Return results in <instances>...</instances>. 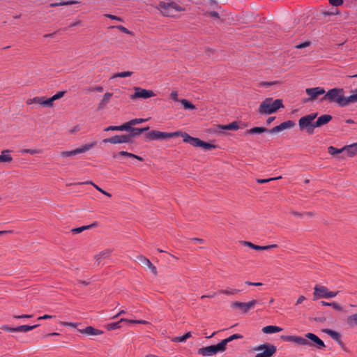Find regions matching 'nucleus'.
I'll return each mask as SVG.
<instances>
[{"label": "nucleus", "mask_w": 357, "mask_h": 357, "mask_svg": "<svg viewBox=\"0 0 357 357\" xmlns=\"http://www.w3.org/2000/svg\"><path fill=\"white\" fill-rule=\"evenodd\" d=\"M171 341L173 342H185V340H184V337L183 335V336L173 337L171 340Z\"/></svg>", "instance_id": "4d7b16f0"}, {"label": "nucleus", "mask_w": 357, "mask_h": 357, "mask_svg": "<svg viewBox=\"0 0 357 357\" xmlns=\"http://www.w3.org/2000/svg\"><path fill=\"white\" fill-rule=\"evenodd\" d=\"M102 142L105 144L110 143L113 144L122 143H132V139H130L128 135H116L109 138L104 139Z\"/></svg>", "instance_id": "9b49d317"}, {"label": "nucleus", "mask_w": 357, "mask_h": 357, "mask_svg": "<svg viewBox=\"0 0 357 357\" xmlns=\"http://www.w3.org/2000/svg\"><path fill=\"white\" fill-rule=\"evenodd\" d=\"M170 97L174 101L179 102V100H181V99H178V98L177 91H172V93L170 94Z\"/></svg>", "instance_id": "603ef678"}, {"label": "nucleus", "mask_w": 357, "mask_h": 357, "mask_svg": "<svg viewBox=\"0 0 357 357\" xmlns=\"http://www.w3.org/2000/svg\"><path fill=\"white\" fill-rule=\"evenodd\" d=\"M284 107L282 99L273 100L272 98H266L260 104L257 112L261 114H271Z\"/></svg>", "instance_id": "7ed1b4c3"}, {"label": "nucleus", "mask_w": 357, "mask_h": 357, "mask_svg": "<svg viewBox=\"0 0 357 357\" xmlns=\"http://www.w3.org/2000/svg\"><path fill=\"white\" fill-rule=\"evenodd\" d=\"M81 333L85 334L87 335H99L103 333V331L99 329H96L93 326H87L84 329L78 330Z\"/></svg>", "instance_id": "a211bd4d"}, {"label": "nucleus", "mask_w": 357, "mask_h": 357, "mask_svg": "<svg viewBox=\"0 0 357 357\" xmlns=\"http://www.w3.org/2000/svg\"><path fill=\"white\" fill-rule=\"evenodd\" d=\"M142 133V130H141L140 128H135L132 127L131 131L128 134L130 139H132L133 137L140 135Z\"/></svg>", "instance_id": "e433bc0d"}, {"label": "nucleus", "mask_w": 357, "mask_h": 357, "mask_svg": "<svg viewBox=\"0 0 357 357\" xmlns=\"http://www.w3.org/2000/svg\"><path fill=\"white\" fill-rule=\"evenodd\" d=\"M53 317H55L54 315H50V314H45L43 316H41V317H39L38 318V320H41V319H52Z\"/></svg>", "instance_id": "69168bd1"}, {"label": "nucleus", "mask_w": 357, "mask_h": 357, "mask_svg": "<svg viewBox=\"0 0 357 357\" xmlns=\"http://www.w3.org/2000/svg\"><path fill=\"white\" fill-rule=\"evenodd\" d=\"M340 347L346 352H349L348 348L345 346V344L342 341V339L339 340L337 342H336Z\"/></svg>", "instance_id": "6e6d98bb"}, {"label": "nucleus", "mask_w": 357, "mask_h": 357, "mask_svg": "<svg viewBox=\"0 0 357 357\" xmlns=\"http://www.w3.org/2000/svg\"><path fill=\"white\" fill-rule=\"evenodd\" d=\"M41 151L40 149H25L22 151L23 153H29L31 155H34L36 153H40Z\"/></svg>", "instance_id": "37998d69"}, {"label": "nucleus", "mask_w": 357, "mask_h": 357, "mask_svg": "<svg viewBox=\"0 0 357 357\" xmlns=\"http://www.w3.org/2000/svg\"><path fill=\"white\" fill-rule=\"evenodd\" d=\"M347 323L351 327L357 326V313L348 316Z\"/></svg>", "instance_id": "2f4dec72"}, {"label": "nucleus", "mask_w": 357, "mask_h": 357, "mask_svg": "<svg viewBox=\"0 0 357 357\" xmlns=\"http://www.w3.org/2000/svg\"><path fill=\"white\" fill-rule=\"evenodd\" d=\"M146 119H133L130 121L131 126L141 123L142 122L146 121Z\"/></svg>", "instance_id": "de8ad7c7"}, {"label": "nucleus", "mask_w": 357, "mask_h": 357, "mask_svg": "<svg viewBox=\"0 0 357 357\" xmlns=\"http://www.w3.org/2000/svg\"><path fill=\"white\" fill-rule=\"evenodd\" d=\"M330 306L332 307L334 310L339 311V312H341L343 310L342 307L339 303H337L336 302H332L331 304L330 305Z\"/></svg>", "instance_id": "49530a36"}, {"label": "nucleus", "mask_w": 357, "mask_h": 357, "mask_svg": "<svg viewBox=\"0 0 357 357\" xmlns=\"http://www.w3.org/2000/svg\"><path fill=\"white\" fill-rule=\"evenodd\" d=\"M305 337L308 340V343L306 345L315 347L317 349H323L326 347L324 341L314 333H307L305 334Z\"/></svg>", "instance_id": "6e6552de"}, {"label": "nucleus", "mask_w": 357, "mask_h": 357, "mask_svg": "<svg viewBox=\"0 0 357 357\" xmlns=\"http://www.w3.org/2000/svg\"><path fill=\"white\" fill-rule=\"evenodd\" d=\"M218 294V292H213V294H208V295H202L201 296V299H204L205 298H214L217 294Z\"/></svg>", "instance_id": "338daca9"}, {"label": "nucleus", "mask_w": 357, "mask_h": 357, "mask_svg": "<svg viewBox=\"0 0 357 357\" xmlns=\"http://www.w3.org/2000/svg\"><path fill=\"white\" fill-rule=\"evenodd\" d=\"M119 156L129 157V158H130V156H132V155H131V153L127 152L126 151H119L117 153L113 154L112 157H113V158H116Z\"/></svg>", "instance_id": "a19ab883"}, {"label": "nucleus", "mask_w": 357, "mask_h": 357, "mask_svg": "<svg viewBox=\"0 0 357 357\" xmlns=\"http://www.w3.org/2000/svg\"><path fill=\"white\" fill-rule=\"evenodd\" d=\"M270 129H268L265 127H253L250 129H248L245 131V135H255V134H261L265 132H268Z\"/></svg>", "instance_id": "4be33fe9"}, {"label": "nucleus", "mask_w": 357, "mask_h": 357, "mask_svg": "<svg viewBox=\"0 0 357 357\" xmlns=\"http://www.w3.org/2000/svg\"><path fill=\"white\" fill-rule=\"evenodd\" d=\"M121 128V131H128L130 132L132 130V126H131L130 121L128 122H126L120 126L119 127Z\"/></svg>", "instance_id": "ea45409f"}, {"label": "nucleus", "mask_w": 357, "mask_h": 357, "mask_svg": "<svg viewBox=\"0 0 357 357\" xmlns=\"http://www.w3.org/2000/svg\"><path fill=\"white\" fill-rule=\"evenodd\" d=\"M245 284L249 286H255V287H259V286L263 285V284L261 282H250V281H246Z\"/></svg>", "instance_id": "680f3d73"}, {"label": "nucleus", "mask_w": 357, "mask_h": 357, "mask_svg": "<svg viewBox=\"0 0 357 357\" xmlns=\"http://www.w3.org/2000/svg\"><path fill=\"white\" fill-rule=\"evenodd\" d=\"M239 291H240L239 289L227 288L226 289H220V290H219L218 291V294H225V295L229 296V295H234V294H237Z\"/></svg>", "instance_id": "473e14b6"}, {"label": "nucleus", "mask_w": 357, "mask_h": 357, "mask_svg": "<svg viewBox=\"0 0 357 357\" xmlns=\"http://www.w3.org/2000/svg\"><path fill=\"white\" fill-rule=\"evenodd\" d=\"M160 12L164 16L176 17L177 13L183 10L184 9L175 2H161L158 8Z\"/></svg>", "instance_id": "39448f33"}, {"label": "nucleus", "mask_w": 357, "mask_h": 357, "mask_svg": "<svg viewBox=\"0 0 357 357\" xmlns=\"http://www.w3.org/2000/svg\"><path fill=\"white\" fill-rule=\"evenodd\" d=\"M328 1L334 6H339L343 3V0H328Z\"/></svg>", "instance_id": "3c124183"}, {"label": "nucleus", "mask_w": 357, "mask_h": 357, "mask_svg": "<svg viewBox=\"0 0 357 357\" xmlns=\"http://www.w3.org/2000/svg\"><path fill=\"white\" fill-rule=\"evenodd\" d=\"M105 16L106 17H108L111 20H117V21H119V22H122V19L119 17H117L116 15H111V14H105Z\"/></svg>", "instance_id": "864d4df0"}, {"label": "nucleus", "mask_w": 357, "mask_h": 357, "mask_svg": "<svg viewBox=\"0 0 357 357\" xmlns=\"http://www.w3.org/2000/svg\"><path fill=\"white\" fill-rule=\"evenodd\" d=\"M137 259L139 261V262L142 265L147 266V267H149L150 266V264H152L148 258H146V257H144L142 255L137 256Z\"/></svg>", "instance_id": "f704fd0d"}, {"label": "nucleus", "mask_w": 357, "mask_h": 357, "mask_svg": "<svg viewBox=\"0 0 357 357\" xmlns=\"http://www.w3.org/2000/svg\"><path fill=\"white\" fill-rule=\"evenodd\" d=\"M337 294V292L329 291L328 289H327L326 298H333V297L336 296Z\"/></svg>", "instance_id": "13d9d810"}, {"label": "nucleus", "mask_w": 357, "mask_h": 357, "mask_svg": "<svg viewBox=\"0 0 357 357\" xmlns=\"http://www.w3.org/2000/svg\"><path fill=\"white\" fill-rule=\"evenodd\" d=\"M123 322L129 323V321L128 319H121L119 321L116 322L109 323L106 325V328L108 331H113L115 329L120 328L121 327V324Z\"/></svg>", "instance_id": "412c9836"}, {"label": "nucleus", "mask_w": 357, "mask_h": 357, "mask_svg": "<svg viewBox=\"0 0 357 357\" xmlns=\"http://www.w3.org/2000/svg\"><path fill=\"white\" fill-rule=\"evenodd\" d=\"M132 73H133L131 71H125V72L117 73L112 75L110 79H115V78H118V77L123 78V77H130L132 75Z\"/></svg>", "instance_id": "72a5a7b5"}, {"label": "nucleus", "mask_w": 357, "mask_h": 357, "mask_svg": "<svg viewBox=\"0 0 357 357\" xmlns=\"http://www.w3.org/2000/svg\"><path fill=\"white\" fill-rule=\"evenodd\" d=\"M241 243L245 246H248L253 250H255L256 245L250 241H242Z\"/></svg>", "instance_id": "8fccbe9b"}, {"label": "nucleus", "mask_w": 357, "mask_h": 357, "mask_svg": "<svg viewBox=\"0 0 357 357\" xmlns=\"http://www.w3.org/2000/svg\"><path fill=\"white\" fill-rule=\"evenodd\" d=\"M225 351V349L223 347V343L220 342L217 344H213L199 348L197 350V354L203 356H211L218 352H223Z\"/></svg>", "instance_id": "0eeeda50"}, {"label": "nucleus", "mask_w": 357, "mask_h": 357, "mask_svg": "<svg viewBox=\"0 0 357 357\" xmlns=\"http://www.w3.org/2000/svg\"><path fill=\"white\" fill-rule=\"evenodd\" d=\"M153 91H135V93L130 95V99L135 100L137 98L146 99L154 96Z\"/></svg>", "instance_id": "dca6fc26"}, {"label": "nucleus", "mask_w": 357, "mask_h": 357, "mask_svg": "<svg viewBox=\"0 0 357 357\" xmlns=\"http://www.w3.org/2000/svg\"><path fill=\"white\" fill-rule=\"evenodd\" d=\"M282 178V176H279L278 177H272V178H257V182L259 184H262V183H268V182H270V181H275V180H279V179H281Z\"/></svg>", "instance_id": "58836bf2"}, {"label": "nucleus", "mask_w": 357, "mask_h": 357, "mask_svg": "<svg viewBox=\"0 0 357 357\" xmlns=\"http://www.w3.org/2000/svg\"><path fill=\"white\" fill-rule=\"evenodd\" d=\"M313 300H317L319 298H326L327 288L324 286L315 285L314 288Z\"/></svg>", "instance_id": "f3484780"}, {"label": "nucleus", "mask_w": 357, "mask_h": 357, "mask_svg": "<svg viewBox=\"0 0 357 357\" xmlns=\"http://www.w3.org/2000/svg\"><path fill=\"white\" fill-rule=\"evenodd\" d=\"M96 225H97V223L94 222V223H92V224H91L89 225L82 226V227H79L73 228V229H71V231H72V233L73 234H79V233L82 232L84 230L91 229V228H92L93 227H96Z\"/></svg>", "instance_id": "c756f323"}, {"label": "nucleus", "mask_w": 357, "mask_h": 357, "mask_svg": "<svg viewBox=\"0 0 357 357\" xmlns=\"http://www.w3.org/2000/svg\"><path fill=\"white\" fill-rule=\"evenodd\" d=\"M181 104L182 105L184 109L186 110H193L195 109V105H193L191 102H190L187 99H181L179 100Z\"/></svg>", "instance_id": "7c9ffc66"}, {"label": "nucleus", "mask_w": 357, "mask_h": 357, "mask_svg": "<svg viewBox=\"0 0 357 357\" xmlns=\"http://www.w3.org/2000/svg\"><path fill=\"white\" fill-rule=\"evenodd\" d=\"M280 338L285 342H292L299 345H305L308 343L306 338L297 335H282Z\"/></svg>", "instance_id": "4468645a"}, {"label": "nucleus", "mask_w": 357, "mask_h": 357, "mask_svg": "<svg viewBox=\"0 0 357 357\" xmlns=\"http://www.w3.org/2000/svg\"><path fill=\"white\" fill-rule=\"evenodd\" d=\"M93 187L98 190L100 192H101L102 194L106 195L107 197H112V195L107 192H106L105 190H104L103 189L100 188L98 185H93Z\"/></svg>", "instance_id": "09e8293b"}, {"label": "nucleus", "mask_w": 357, "mask_h": 357, "mask_svg": "<svg viewBox=\"0 0 357 357\" xmlns=\"http://www.w3.org/2000/svg\"><path fill=\"white\" fill-rule=\"evenodd\" d=\"M112 250L105 249V250L100 252L98 254L94 256V259L96 260L98 264H99L101 259L109 258L110 257V255H112Z\"/></svg>", "instance_id": "aec40b11"}, {"label": "nucleus", "mask_w": 357, "mask_h": 357, "mask_svg": "<svg viewBox=\"0 0 357 357\" xmlns=\"http://www.w3.org/2000/svg\"><path fill=\"white\" fill-rule=\"evenodd\" d=\"M96 142H92L91 144H84L82 147L75 149L72 151H66L61 152L60 155L62 157H70L75 155L77 154L85 153L87 151L90 150L91 148H93L96 145Z\"/></svg>", "instance_id": "1a4fd4ad"}, {"label": "nucleus", "mask_w": 357, "mask_h": 357, "mask_svg": "<svg viewBox=\"0 0 357 357\" xmlns=\"http://www.w3.org/2000/svg\"><path fill=\"white\" fill-rule=\"evenodd\" d=\"M40 324H36L33 326H29V325H22L19 326L17 327H10L7 325H3L0 327V328L3 331H7V332H27L29 331H31L37 327H38Z\"/></svg>", "instance_id": "f8f14e48"}, {"label": "nucleus", "mask_w": 357, "mask_h": 357, "mask_svg": "<svg viewBox=\"0 0 357 357\" xmlns=\"http://www.w3.org/2000/svg\"><path fill=\"white\" fill-rule=\"evenodd\" d=\"M32 315L30 314H22V315H14L13 318L15 319H23V318H31Z\"/></svg>", "instance_id": "e2e57ef3"}, {"label": "nucleus", "mask_w": 357, "mask_h": 357, "mask_svg": "<svg viewBox=\"0 0 357 357\" xmlns=\"http://www.w3.org/2000/svg\"><path fill=\"white\" fill-rule=\"evenodd\" d=\"M313 320L317 321V322L323 323V322H325L326 321V318L325 317H324V316L317 317L313 318Z\"/></svg>", "instance_id": "bf43d9fd"}, {"label": "nucleus", "mask_w": 357, "mask_h": 357, "mask_svg": "<svg viewBox=\"0 0 357 357\" xmlns=\"http://www.w3.org/2000/svg\"><path fill=\"white\" fill-rule=\"evenodd\" d=\"M347 156L354 157L357 154V143H354L350 145H346L343 147Z\"/></svg>", "instance_id": "6ab92c4d"}, {"label": "nucleus", "mask_w": 357, "mask_h": 357, "mask_svg": "<svg viewBox=\"0 0 357 357\" xmlns=\"http://www.w3.org/2000/svg\"><path fill=\"white\" fill-rule=\"evenodd\" d=\"M148 268L154 275H157V268L153 264H150V266Z\"/></svg>", "instance_id": "0e129e2a"}, {"label": "nucleus", "mask_w": 357, "mask_h": 357, "mask_svg": "<svg viewBox=\"0 0 357 357\" xmlns=\"http://www.w3.org/2000/svg\"><path fill=\"white\" fill-rule=\"evenodd\" d=\"M254 350L259 351L255 357H272L276 353L277 348L273 344L264 343L255 347Z\"/></svg>", "instance_id": "423d86ee"}, {"label": "nucleus", "mask_w": 357, "mask_h": 357, "mask_svg": "<svg viewBox=\"0 0 357 357\" xmlns=\"http://www.w3.org/2000/svg\"><path fill=\"white\" fill-rule=\"evenodd\" d=\"M259 87H275V88H280L282 87V84L279 81H273V82H261L259 83Z\"/></svg>", "instance_id": "5701e85b"}, {"label": "nucleus", "mask_w": 357, "mask_h": 357, "mask_svg": "<svg viewBox=\"0 0 357 357\" xmlns=\"http://www.w3.org/2000/svg\"><path fill=\"white\" fill-rule=\"evenodd\" d=\"M322 332L328 334L335 342H337L339 340L341 339L340 334L335 331L329 328H325L322 330Z\"/></svg>", "instance_id": "a878e982"}, {"label": "nucleus", "mask_w": 357, "mask_h": 357, "mask_svg": "<svg viewBox=\"0 0 357 357\" xmlns=\"http://www.w3.org/2000/svg\"><path fill=\"white\" fill-rule=\"evenodd\" d=\"M310 45V42H305V43H301L299 45H297L296 46V47L297 49H302V48H305V47H307Z\"/></svg>", "instance_id": "052dcab7"}, {"label": "nucleus", "mask_w": 357, "mask_h": 357, "mask_svg": "<svg viewBox=\"0 0 357 357\" xmlns=\"http://www.w3.org/2000/svg\"><path fill=\"white\" fill-rule=\"evenodd\" d=\"M120 126H109L104 129V131H121Z\"/></svg>", "instance_id": "a18cd8bd"}, {"label": "nucleus", "mask_w": 357, "mask_h": 357, "mask_svg": "<svg viewBox=\"0 0 357 357\" xmlns=\"http://www.w3.org/2000/svg\"><path fill=\"white\" fill-rule=\"evenodd\" d=\"M218 126L222 130H237L239 128L237 121H233L227 125H218Z\"/></svg>", "instance_id": "cd10ccee"}, {"label": "nucleus", "mask_w": 357, "mask_h": 357, "mask_svg": "<svg viewBox=\"0 0 357 357\" xmlns=\"http://www.w3.org/2000/svg\"><path fill=\"white\" fill-rule=\"evenodd\" d=\"M343 152H344L343 147L342 149H337L333 146H330L328 147V153L332 155H335Z\"/></svg>", "instance_id": "c9c22d12"}, {"label": "nucleus", "mask_w": 357, "mask_h": 357, "mask_svg": "<svg viewBox=\"0 0 357 357\" xmlns=\"http://www.w3.org/2000/svg\"><path fill=\"white\" fill-rule=\"evenodd\" d=\"M80 130V127L79 125L75 126L73 128L70 129V132L73 134Z\"/></svg>", "instance_id": "774afa93"}, {"label": "nucleus", "mask_w": 357, "mask_h": 357, "mask_svg": "<svg viewBox=\"0 0 357 357\" xmlns=\"http://www.w3.org/2000/svg\"><path fill=\"white\" fill-rule=\"evenodd\" d=\"M242 338H243V335H242L238 334V333H235V334L229 336V337L222 340L220 342H221V343H223V347H224L225 349L226 350L227 344L229 342H231V341H233L234 340L242 339Z\"/></svg>", "instance_id": "bb28decb"}, {"label": "nucleus", "mask_w": 357, "mask_h": 357, "mask_svg": "<svg viewBox=\"0 0 357 357\" xmlns=\"http://www.w3.org/2000/svg\"><path fill=\"white\" fill-rule=\"evenodd\" d=\"M282 331V328L277 326H266L262 328V332L266 334L278 333Z\"/></svg>", "instance_id": "b1692460"}, {"label": "nucleus", "mask_w": 357, "mask_h": 357, "mask_svg": "<svg viewBox=\"0 0 357 357\" xmlns=\"http://www.w3.org/2000/svg\"><path fill=\"white\" fill-rule=\"evenodd\" d=\"M76 3H77V1H61V2H59V3H51L50 6L51 7H55V6H66V5H71V4Z\"/></svg>", "instance_id": "79ce46f5"}, {"label": "nucleus", "mask_w": 357, "mask_h": 357, "mask_svg": "<svg viewBox=\"0 0 357 357\" xmlns=\"http://www.w3.org/2000/svg\"><path fill=\"white\" fill-rule=\"evenodd\" d=\"M307 98H303L301 100V103L305 104L308 102L314 101L320 95L324 94L326 91H305Z\"/></svg>", "instance_id": "2eb2a0df"}, {"label": "nucleus", "mask_w": 357, "mask_h": 357, "mask_svg": "<svg viewBox=\"0 0 357 357\" xmlns=\"http://www.w3.org/2000/svg\"><path fill=\"white\" fill-rule=\"evenodd\" d=\"M129 323L141 324H149V322L145 320H131L128 319Z\"/></svg>", "instance_id": "5fc2aeb1"}, {"label": "nucleus", "mask_w": 357, "mask_h": 357, "mask_svg": "<svg viewBox=\"0 0 357 357\" xmlns=\"http://www.w3.org/2000/svg\"><path fill=\"white\" fill-rule=\"evenodd\" d=\"M112 96H113L112 93H109V92L106 93L104 95L103 98L101 100V101L98 104V106L97 107V110H100V109H103L104 107L105 106V105L107 102H109V101L110 100V99L112 97Z\"/></svg>", "instance_id": "393cba45"}, {"label": "nucleus", "mask_w": 357, "mask_h": 357, "mask_svg": "<svg viewBox=\"0 0 357 357\" xmlns=\"http://www.w3.org/2000/svg\"><path fill=\"white\" fill-rule=\"evenodd\" d=\"M318 115L317 112L311 113L301 117L298 121V126L301 130H305L309 135L314 133L315 128L321 127L329 123L333 116L330 114H323L320 116L316 121H313Z\"/></svg>", "instance_id": "f03ea898"}, {"label": "nucleus", "mask_w": 357, "mask_h": 357, "mask_svg": "<svg viewBox=\"0 0 357 357\" xmlns=\"http://www.w3.org/2000/svg\"><path fill=\"white\" fill-rule=\"evenodd\" d=\"M176 137H182L184 142L188 143L194 147H200L205 150L216 148V146L213 144L204 142L199 138L192 137L188 133L182 131L165 132L153 130L145 135V137L148 140L168 139Z\"/></svg>", "instance_id": "f257e3e1"}, {"label": "nucleus", "mask_w": 357, "mask_h": 357, "mask_svg": "<svg viewBox=\"0 0 357 357\" xmlns=\"http://www.w3.org/2000/svg\"><path fill=\"white\" fill-rule=\"evenodd\" d=\"M278 247V245L277 244H271V245H264V246L256 245L255 250H257V251L268 250L270 249L276 248Z\"/></svg>", "instance_id": "4c0bfd02"}, {"label": "nucleus", "mask_w": 357, "mask_h": 357, "mask_svg": "<svg viewBox=\"0 0 357 357\" xmlns=\"http://www.w3.org/2000/svg\"><path fill=\"white\" fill-rule=\"evenodd\" d=\"M296 125L295 122L291 120H288L287 121L281 123L280 125L273 127V128L268 130L269 133H276L280 131H282L285 129L291 128L294 127Z\"/></svg>", "instance_id": "ddd939ff"}, {"label": "nucleus", "mask_w": 357, "mask_h": 357, "mask_svg": "<svg viewBox=\"0 0 357 357\" xmlns=\"http://www.w3.org/2000/svg\"><path fill=\"white\" fill-rule=\"evenodd\" d=\"M258 303L257 300H252L249 302L234 301L231 303V307L234 309H239L243 313H247L251 308Z\"/></svg>", "instance_id": "9d476101"}, {"label": "nucleus", "mask_w": 357, "mask_h": 357, "mask_svg": "<svg viewBox=\"0 0 357 357\" xmlns=\"http://www.w3.org/2000/svg\"><path fill=\"white\" fill-rule=\"evenodd\" d=\"M66 91H59L57 93L52 96L49 98H45V97H35L33 98H29L26 101L27 105H31L33 103H37L43 107H52L53 102L56 100H58L62 98Z\"/></svg>", "instance_id": "20e7f679"}, {"label": "nucleus", "mask_w": 357, "mask_h": 357, "mask_svg": "<svg viewBox=\"0 0 357 357\" xmlns=\"http://www.w3.org/2000/svg\"><path fill=\"white\" fill-rule=\"evenodd\" d=\"M59 324L64 326H70L73 328H77V326L79 324V323L75 322H68V321H60Z\"/></svg>", "instance_id": "c03bdc74"}, {"label": "nucleus", "mask_w": 357, "mask_h": 357, "mask_svg": "<svg viewBox=\"0 0 357 357\" xmlns=\"http://www.w3.org/2000/svg\"><path fill=\"white\" fill-rule=\"evenodd\" d=\"M10 152H12V151L10 149H5L1 151L0 157L3 158V159H1L3 162H10L13 160L12 156L9 155Z\"/></svg>", "instance_id": "c85d7f7f"}]
</instances>
